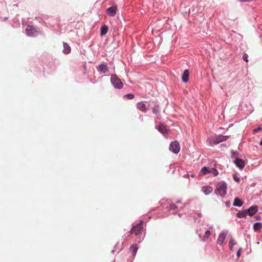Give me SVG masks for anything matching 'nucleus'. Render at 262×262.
<instances>
[{
	"label": "nucleus",
	"mask_w": 262,
	"mask_h": 262,
	"mask_svg": "<svg viewBox=\"0 0 262 262\" xmlns=\"http://www.w3.org/2000/svg\"><path fill=\"white\" fill-rule=\"evenodd\" d=\"M26 33L29 36H31L33 34V28L31 26H27V27L26 28Z\"/></svg>",
	"instance_id": "aec40b11"
},
{
	"label": "nucleus",
	"mask_w": 262,
	"mask_h": 262,
	"mask_svg": "<svg viewBox=\"0 0 262 262\" xmlns=\"http://www.w3.org/2000/svg\"><path fill=\"white\" fill-rule=\"evenodd\" d=\"M170 208L171 209H173V210H174V209H175L176 208H177V206H176V205L175 204H171V205H170Z\"/></svg>",
	"instance_id": "f704fd0d"
},
{
	"label": "nucleus",
	"mask_w": 262,
	"mask_h": 262,
	"mask_svg": "<svg viewBox=\"0 0 262 262\" xmlns=\"http://www.w3.org/2000/svg\"><path fill=\"white\" fill-rule=\"evenodd\" d=\"M209 172L212 173L214 176H216L219 173L217 170L214 168H210Z\"/></svg>",
	"instance_id": "bb28decb"
},
{
	"label": "nucleus",
	"mask_w": 262,
	"mask_h": 262,
	"mask_svg": "<svg viewBox=\"0 0 262 262\" xmlns=\"http://www.w3.org/2000/svg\"><path fill=\"white\" fill-rule=\"evenodd\" d=\"M227 232L222 231L220 234L219 237L217 239V242H216L217 244L220 245H221L223 243V242L227 236Z\"/></svg>",
	"instance_id": "6e6552de"
},
{
	"label": "nucleus",
	"mask_w": 262,
	"mask_h": 262,
	"mask_svg": "<svg viewBox=\"0 0 262 262\" xmlns=\"http://www.w3.org/2000/svg\"><path fill=\"white\" fill-rule=\"evenodd\" d=\"M211 235V232H210V231L209 230H207L205 232V235L203 237L202 240L203 241H205L208 238V237H209V236Z\"/></svg>",
	"instance_id": "393cba45"
},
{
	"label": "nucleus",
	"mask_w": 262,
	"mask_h": 262,
	"mask_svg": "<svg viewBox=\"0 0 262 262\" xmlns=\"http://www.w3.org/2000/svg\"><path fill=\"white\" fill-rule=\"evenodd\" d=\"M108 27L106 25H104L100 29V35L103 36L106 34L108 31Z\"/></svg>",
	"instance_id": "dca6fc26"
},
{
	"label": "nucleus",
	"mask_w": 262,
	"mask_h": 262,
	"mask_svg": "<svg viewBox=\"0 0 262 262\" xmlns=\"http://www.w3.org/2000/svg\"><path fill=\"white\" fill-rule=\"evenodd\" d=\"M184 177L188 178L189 177V175L188 174H186V175L184 176Z\"/></svg>",
	"instance_id": "58836bf2"
},
{
	"label": "nucleus",
	"mask_w": 262,
	"mask_h": 262,
	"mask_svg": "<svg viewBox=\"0 0 262 262\" xmlns=\"http://www.w3.org/2000/svg\"><path fill=\"white\" fill-rule=\"evenodd\" d=\"M169 147H180L179 142L177 140L171 142L170 144Z\"/></svg>",
	"instance_id": "b1692460"
},
{
	"label": "nucleus",
	"mask_w": 262,
	"mask_h": 262,
	"mask_svg": "<svg viewBox=\"0 0 262 262\" xmlns=\"http://www.w3.org/2000/svg\"><path fill=\"white\" fill-rule=\"evenodd\" d=\"M134 97H135L134 94H132V93L127 94L124 96V98H126L127 99H129V100L133 99Z\"/></svg>",
	"instance_id": "a878e982"
},
{
	"label": "nucleus",
	"mask_w": 262,
	"mask_h": 262,
	"mask_svg": "<svg viewBox=\"0 0 262 262\" xmlns=\"http://www.w3.org/2000/svg\"><path fill=\"white\" fill-rule=\"evenodd\" d=\"M63 53L65 54H69L71 52V49L70 46L66 42H63Z\"/></svg>",
	"instance_id": "4468645a"
},
{
	"label": "nucleus",
	"mask_w": 262,
	"mask_h": 262,
	"mask_svg": "<svg viewBox=\"0 0 262 262\" xmlns=\"http://www.w3.org/2000/svg\"><path fill=\"white\" fill-rule=\"evenodd\" d=\"M243 204V202L238 198H236L233 202V205L235 206H241Z\"/></svg>",
	"instance_id": "a211bd4d"
},
{
	"label": "nucleus",
	"mask_w": 262,
	"mask_h": 262,
	"mask_svg": "<svg viewBox=\"0 0 262 262\" xmlns=\"http://www.w3.org/2000/svg\"><path fill=\"white\" fill-rule=\"evenodd\" d=\"M233 179H234V181L237 182H238L240 181L239 178L237 177L235 174L233 175Z\"/></svg>",
	"instance_id": "473e14b6"
},
{
	"label": "nucleus",
	"mask_w": 262,
	"mask_h": 262,
	"mask_svg": "<svg viewBox=\"0 0 262 262\" xmlns=\"http://www.w3.org/2000/svg\"><path fill=\"white\" fill-rule=\"evenodd\" d=\"M248 55L247 53H245L243 56V59L244 61L248 62Z\"/></svg>",
	"instance_id": "2f4dec72"
},
{
	"label": "nucleus",
	"mask_w": 262,
	"mask_h": 262,
	"mask_svg": "<svg viewBox=\"0 0 262 262\" xmlns=\"http://www.w3.org/2000/svg\"><path fill=\"white\" fill-rule=\"evenodd\" d=\"M253 0H239L240 2H252Z\"/></svg>",
	"instance_id": "e433bc0d"
},
{
	"label": "nucleus",
	"mask_w": 262,
	"mask_h": 262,
	"mask_svg": "<svg viewBox=\"0 0 262 262\" xmlns=\"http://www.w3.org/2000/svg\"><path fill=\"white\" fill-rule=\"evenodd\" d=\"M41 33V31L39 28L36 29L35 27H34V33H33L34 37Z\"/></svg>",
	"instance_id": "c85d7f7f"
},
{
	"label": "nucleus",
	"mask_w": 262,
	"mask_h": 262,
	"mask_svg": "<svg viewBox=\"0 0 262 262\" xmlns=\"http://www.w3.org/2000/svg\"><path fill=\"white\" fill-rule=\"evenodd\" d=\"M234 163L241 169H243L245 165V161L239 158H236L234 160Z\"/></svg>",
	"instance_id": "1a4fd4ad"
},
{
	"label": "nucleus",
	"mask_w": 262,
	"mask_h": 262,
	"mask_svg": "<svg viewBox=\"0 0 262 262\" xmlns=\"http://www.w3.org/2000/svg\"><path fill=\"white\" fill-rule=\"evenodd\" d=\"M96 69L100 74H106L108 72V67L104 63H100L97 66Z\"/></svg>",
	"instance_id": "20e7f679"
},
{
	"label": "nucleus",
	"mask_w": 262,
	"mask_h": 262,
	"mask_svg": "<svg viewBox=\"0 0 262 262\" xmlns=\"http://www.w3.org/2000/svg\"><path fill=\"white\" fill-rule=\"evenodd\" d=\"M189 76V71L188 69L185 70L182 76V81L184 83H186L188 82Z\"/></svg>",
	"instance_id": "f8f14e48"
},
{
	"label": "nucleus",
	"mask_w": 262,
	"mask_h": 262,
	"mask_svg": "<svg viewBox=\"0 0 262 262\" xmlns=\"http://www.w3.org/2000/svg\"><path fill=\"white\" fill-rule=\"evenodd\" d=\"M207 142L208 143V145L211 146H214L220 143L217 136L208 138L207 139Z\"/></svg>",
	"instance_id": "0eeeda50"
},
{
	"label": "nucleus",
	"mask_w": 262,
	"mask_h": 262,
	"mask_svg": "<svg viewBox=\"0 0 262 262\" xmlns=\"http://www.w3.org/2000/svg\"><path fill=\"white\" fill-rule=\"evenodd\" d=\"M157 130L164 136L167 135L169 132V129L163 124L160 123L157 127Z\"/></svg>",
	"instance_id": "39448f33"
},
{
	"label": "nucleus",
	"mask_w": 262,
	"mask_h": 262,
	"mask_svg": "<svg viewBox=\"0 0 262 262\" xmlns=\"http://www.w3.org/2000/svg\"><path fill=\"white\" fill-rule=\"evenodd\" d=\"M171 151L174 154H178L180 152V148H169Z\"/></svg>",
	"instance_id": "7c9ffc66"
},
{
	"label": "nucleus",
	"mask_w": 262,
	"mask_h": 262,
	"mask_svg": "<svg viewBox=\"0 0 262 262\" xmlns=\"http://www.w3.org/2000/svg\"><path fill=\"white\" fill-rule=\"evenodd\" d=\"M210 169V168H209V167H203L200 171V176H202V175L206 174L208 173H210V172H209Z\"/></svg>",
	"instance_id": "2eb2a0df"
},
{
	"label": "nucleus",
	"mask_w": 262,
	"mask_h": 262,
	"mask_svg": "<svg viewBox=\"0 0 262 262\" xmlns=\"http://www.w3.org/2000/svg\"><path fill=\"white\" fill-rule=\"evenodd\" d=\"M262 228V224L259 222L255 223L253 225V229L255 231H257L260 230Z\"/></svg>",
	"instance_id": "f3484780"
},
{
	"label": "nucleus",
	"mask_w": 262,
	"mask_h": 262,
	"mask_svg": "<svg viewBox=\"0 0 262 262\" xmlns=\"http://www.w3.org/2000/svg\"><path fill=\"white\" fill-rule=\"evenodd\" d=\"M136 107L138 110L143 113H146L147 111L145 104L143 101L138 102L137 103Z\"/></svg>",
	"instance_id": "9d476101"
},
{
	"label": "nucleus",
	"mask_w": 262,
	"mask_h": 262,
	"mask_svg": "<svg viewBox=\"0 0 262 262\" xmlns=\"http://www.w3.org/2000/svg\"><path fill=\"white\" fill-rule=\"evenodd\" d=\"M213 190L211 187L210 186H204L202 187L201 191L205 194L208 195L210 194Z\"/></svg>",
	"instance_id": "ddd939ff"
},
{
	"label": "nucleus",
	"mask_w": 262,
	"mask_h": 262,
	"mask_svg": "<svg viewBox=\"0 0 262 262\" xmlns=\"http://www.w3.org/2000/svg\"><path fill=\"white\" fill-rule=\"evenodd\" d=\"M241 250H242V249H241V248H239V249H238V250L237 251V253H236V255H237V256H238V257H239V256H240Z\"/></svg>",
	"instance_id": "c9c22d12"
},
{
	"label": "nucleus",
	"mask_w": 262,
	"mask_h": 262,
	"mask_svg": "<svg viewBox=\"0 0 262 262\" xmlns=\"http://www.w3.org/2000/svg\"><path fill=\"white\" fill-rule=\"evenodd\" d=\"M138 248L137 244H134L130 247V250L132 252L133 256H135Z\"/></svg>",
	"instance_id": "4be33fe9"
},
{
	"label": "nucleus",
	"mask_w": 262,
	"mask_h": 262,
	"mask_svg": "<svg viewBox=\"0 0 262 262\" xmlns=\"http://www.w3.org/2000/svg\"><path fill=\"white\" fill-rule=\"evenodd\" d=\"M217 136L220 143L226 141L229 137V136L224 135H219Z\"/></svg>",
	"instance_id": "6ab92c4d"
},
{
	"label": "nucleus",
	"mask_w": 262,
	"mask_h": 262,
	"mask_svg": "<svg viewBox=\"0 0 262 262\" xmlns=\"http://www.w3.org/2000/svg\"><path fill=\"white\" fill-rule=\"evenodd\" d=\"M117 11V6L113 5L106 9V14L110 17H114L116 15Z\"/></svg>",
	"instance_id": "423d86ee"
},
{
	"label": "nucleus",
	"mask_w": 262,
	"mask_h": 262,
	"mask_svg": "<svg viewBox=\"0 0 262 262\" xmlns=\"http://www.w3.org/2000/svg\"><path fill=\"white\" fill-rule=\"evenodd\" d=\"M160 112V106L159 104H156L152 108V112L154 114H158Z\"/></svg>",
	"instance_id": "5701e85b"
},
{
	"label": "nucleus",
	"mask_w": 262,
	"mask_h": 262,
	"mask_svg": "<svg viewBox=\"0 0 262 262\" xmlns=\"http://www.w3.org/2000/svg\"><path fill=\"white\" fill-rule=\"evenodd\" d=\"M262 130V128L261 127H258L254 129V133H257L259 131H261Z\"/></svg>",
	"instance_id": "72a5a7b5"
},
{
	"label": "nucleus",
	"mask_w": 262,
	"mask_h": 262,
	"mask_svg": "<svg viewBox=\"0 0 262 262\" xmlns=\"http://www.w3.org/2000/svg\"><path fill=\"white\" fill-rule=\"evenodd\" d=\"M258 210V207L257 206H252L248 209L246 210L247 212V214L250 216H252L255 214Z\"/></svg>",
	"instance_id": "9b49d317"
},
{
	"label": "nucleus",
	"mask_w": 262,
	"mask_h": 262,
	"mask_svg": "<svg viewBox=\"0 0 262 262\" xmlns=\"http://www.w3.org/2000/svg\"><path fill=\"white\" fill-rule=\"evenodd\" d=\"M111 82L116 89L121 90L123 87V84L121 79L116 74H112L111 76Z\"/></svg>",
	"instance_id": "f257e3e1"
},
{
	"label": "nucleus",
	"mask_w": 262,
	"mask_h": 262,
	"mask_svg": "<svg viewBox=\"0 0 262 262\" xmlns=\"http://www.w3.org/2000/svg\"><path fill=\"white\" fill-rule=\"evenodd\" d=\"M239 154L236 152H234L233 151H232V155H231V158H239Z\"/></svg>",
	"instance_id": "c756f323"
},
{
	"label": "nucleus",
	"mask_w": 262,
	"mask_h": 262,
	"mask_svg": "<svg viewBox=\"0 0 262 262\" xmlns=\"http://www.w3.org/2000/svg\"><path fill=\"white\" fill-rule=\"evenodd\" d=\"M247 214V212L246 210H243L241 211H239L237 213V216L239 218L244 217Z\"/></svg>",
	"instance_id": "412c9836"
},
{
	"label": "nucleus",
	"mask_w": 262,
	"mask_h": 262,
	"mask_svg": "<svg viewBox=\"0 0 262 262\" xmlns=\"http://www.w3.org/2000/svg\"><path fill=\"white\" fill-rule=\"evenodd\" d=\"M260 145L262 146V139L261 140L260 142Z\"/></svg>",
	"instance_id": "ea45409f"
},
{
	"label": "nucleus",
	"mask_w": 262,
	"mask_h": 262,
	"mask_svg": "<svg viewBox=\"0 0 262 262\" xmlns=\"http://www.w3.org/2000/svg\"><path fill=\"white\" fill-rule=\"evenodd\" d=\"M236 244V243L235 242L234 239L232 237H231V239L229 242V246H230V249H232L233 246L235 245Z\"/></svg>",
	"instance_id": "cd10ccee"
},
{
	"label": "nucleus",
	"mask_w": 262,
	"mask_h": 262,
	"mask_svg": "<svg viewBox=\"0 0 262 262\" xmlns=\"http://www.w3.org/2000/svg\"><path fill=\"white\" fill-rule=\"evenodd\" d=\"M139 119L141 120V121H143V116H142V115H140L139 116Z\"/></svg>",
	"instance_id": "4c0bfd02"
},
{
	"label": "nucleus",
	"mask_w": 262,
	"mask_h": 262,
	"mask_svg": "<svg viewBox=\"0 0 262 262\" xmlns=\"http://www.w3.org/2000/svg\"><path fill=\"white\" fill-rule=\"evenodd\" d=\"M226 190L227 184L225 182L222 181L217 184L215 192L216 194L223 196L226 194Z\"/></svg>",
	"instance_id": "f03ea898"
},
{
	"label": "nucleus",
	"mask_w": 262,
	"mask_h": 262,
	"mask_svg": "<svg viewBox=\"0 0 262 262\" xmlns=\"http://www.w3.org/2000/svg\"><path fill=\"white\" fill-rule=\"evenodd\" d=\"M143 221H140V223L134 226L130 231V234H135L136 235L139 234L143 230Z\"/></svg>",
	"instance_id": "7ed1b4c3"
}]
</instances>
